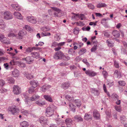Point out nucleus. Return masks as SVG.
<instances>
[{"instance_id":"f257e3e1","label":"nucleus","mask_w":127,"mask_h":127,"mask_svg":"<svg viewBox=\"0 0 127 127\" xmlns=\"http://www.w3.org/2000/svg\"><path fill=\"white\" fill-rule=\"evenodd\" d=\"M53 106H51L47 107L46 109V115L48 117L52 116L53 115L54 113Z\"/></svg>"},{"instance_id":"f03ea898","label":"nucleus","mask_w":127,"mask_h":127,"mask_svg":"<svg viewBox=\"0 0 127 127\" xmlns=\"http://www.w3.org/2000/svg\"><path fill=\"white\" fill-rule=\"evenodd\" d=\"M52 8L56 11L54 13V15L55 17H60L63 15V14L61 12V10L57 7H51Z\"/></svg>"},{"instance_id":"7ed1b4c3","label":"nucleus","mask_w":127,"mask_h":127,"mask_svg":"<svg viewBox=\"0 0 127 127\" xmlns=\"http://www.w3.org/2000/svg\"><path fill=\"white\" fill-rule=\"evenodd\" d=\"M4 18L6 20H9L13 18V15L10 12L6 11L3 13Z\"/></svg>"},{"instance_id":"20e7f679","label":"nucleus","mask_w":127,"mask_h":127,"mask_svg":"<svg viewBox=\"0 0 127 127\" xmlns=\"http://www.w3.org/2000/svg\"><path fill=\"white\" fill-rule=\"evenodd\" d=\"M13 92L15 94H19L21 92L20 88L17 86L14 85L13 87Z\"/></svg>"},{"instance_id":"39448f33","label":"nucleus","mask_w":127,"mask_h":127,"mask_svg":"<svg viewBox=\"0 0 127 127\" xmlns=\"http://www.w3.org/2000/svg\"><path fill=\"white\" fill-rule=\"evenodd\" d=\"M26 34V32L23 31H21L19 32L18 34H16V38L19 39H22L23 38V36Z\"/></svg>"},{"instance_id":"423d86ee","label":"nucleus","mask_w":127,"mask_h":127,"mask_svg":"<svg viewBox=\"0 0 127 127\" xmlns=\"http://www.w3.org/2000/svg\"><path fill=\"white\" fill-rule=\"evenodd\" d=\"M27 20L30 22L32 24H35L37 22V21L35 18L33 16H28Z\"/></svg>"},{"instance_id":"0eeeda50","label":"nucleus","mask_w":127,"mask_h":127,"mask_svg":"<svg viewBox=\"0 0 127 127\" xmlns=\"http://www.w3.org/2000/svg\"><path fill=\"white\" fill-rule=\"evenodd\" d=\"M93 116L94 118L96 119H100V114L96 110H94L93 112Z\"/></svg>"},{"instance_id":"6e6552de","label":"nucleus","mask_w":127,"mask_h":127,"mask_svg":"<svg viewBox=\"0 0 127 127\" xmlns=\"http://www.w3.org/2000/svg\"><path fill=\"white\" fill-rule=\"evenodd\" d=\"M19 74V70L16 69H15L13 71H12L11 75L14 77H18Z\"/></svg>"},{"instance_id":"1a4fd4ad","label":"nucleus","mask_w":127,"mask_h":127,"mask_svg":"<svg viewBox=\"0 0 127 127\" xmlns=\"http://www.w3.org/2000/svg\"><path fill=\"white\" fill-rule=\"evenodd\" d=\"M70 84L68 82H65L62 83L61 87L64 90H66L70 86Z\"/></svg>"},{"instance_id":"9d476101","label":"nucleus","mask_w":127,"mask_h":127,"mask_svg":"<svg viewBox=\"0 0 127 127\" xmlns=\"http://www.w3.org/2000/svg\"><path fill=\"white\" fill-rule=\"evenodd\" d=\"M23 60H25L27 63L28 64L32 63L33 60L32 57L29 56L26 57V58L24 59Z\"/></svg>"},{"instance_id":"9b49d317","label":"nucleus","mask_w":127,"mask_h":127,"mask_svg":"<svg viewBox=\"0 0 127 127\" xmlns=\"http://www.w3.org/2000/svg\"><path fill=\"white\" fill-rule=\"evenodd\" d=\"M51 86L47 85H44L41 87V90L43 92H44L51 88Z\"/></svg>"},{"instance_id":"f8f14e48","label":"nucleus","mask_w":127,"mask_h":127,"mask_svg":"<svg viewBox=\"0 0 127 127\" xmlns=\"http://www.w3.org/2000/svg\"><path fill=\"white\" fill-rule=\"evenodd\" d=\"M85 73L90 76L93 77L95 76L96 73L94 72L91 70H87L86 71Z\"/></svg>"},{"instance_id":"ddd939ff","label":"nucleus","mask_w":127,"mask_h":127,"mask_svg":"<svg viewBox=\"0 0 127 127\" xmlns=\"http://www.w3.org/2000/svg\"><path fill=\"white\" fill-rule=\"evenodd\" d=\"M30 83V84L32 86V87H33L34 88L36 87L38 85L37 82L34 80L31 81Z\"/></svg>"},{"instance_id":"4468645a","label":"nucleus","mask_w":127,"mask_h":127,"mask_svg":"<svg viewBox=\"0 0 127 127\" xmlns=\"http://www.w3.org/2000/svg\"><path fill=\"white\" fill-rule=\"evenodd\" d=\"M43 97L44 98L50 102H53V100L50 96L46 95H44Z\"/></svg>"},{"instance_id":"2eb2a0df","label":"nucleus","mask_w":127,"mask_h":127,"mask_svg":"<svg viewBox=\"0 0 127 127\" xmlns=\"http://www.w3.org/2000/svg\"><path fill=\"white\" fill-rule=\"evenodd\" d=\"M113 35L115 37L119 38L120 36L119 32L117 31L114 30L112 32Z\"/></svg>"},{"instance_id":"dca6fc26","label":"nucleus","mask_w":127,"mask_h":127,"mask_svg":"<svg viewBox=\"0 0 127 127\" xmlns=\"http://www.w3.org/2000/svg\"><path fill=\"white\" fill-rule=\"evenodd\" d=\"M11 112L12 114H15V113H17L19 112V109L16 107H13L11 109Z\"/></svg>"},{"instance_id":"f3484780","label":"nucleus","mask_w":127,"mask_h":127,"mask_svg":"<svg viewBox=\"0 0 127 127\" xmlns=\"http://www.w3.org/2000/svg\"><path fill=\"white\" fill-rule=\"evenodd\" d=\"M6 38L3 35L0 34V40L1 42H3L5 44H8L7 42L4 41L6 40Z\"/></svg>"},{"instance_id":"a211bd4d","label":"nucleus","mask_w":127,"mask_h":127,"mask_svg":"<svg viewBox=\"0 0 127 127\" xmlns=\"http://www.w3.org/2000/svg\"><path fill=\"white\" fill-rule=\"evenodd\" d=\"M14 15L17 18L21 19L22 17L21 14L19 12H15L14 14Z\"/></svg>"},{"instance_id":"6ab92c4d","label":"nucleus","mask_w":127,"mask_h":127,"mask_svg":"<svg viewBox=\"0 0 127 127\" xmlns=\"http://www.w3.org/2000/svg\"><path fill=\"white\" fill-rule=\"evenodd\" d=\"M40 96L38 95H33L30 98V99L32 101L36 100L38 99Z\"/></svg>"},{"instance_id":"aec40b11","label":"nucleus","mask_w":127,"mask_h":127,"mask_svg":"<svg viewBox=\"0 0 127 127\" xmlns=\"http://www.w3.org/2000/svg\"><path fill=\"white\" fill-rule=\"evenodd\" d=\"M21 127H28L29 124L26 121H23L20 123Z\"/></svg>"},{"instance_id":"412c9836","label":"nucleus","mask_w":127,"mask_h":127,"mask_svg":"<svg viewBox=\"0 0 127 127\" xmlns=\"http://www.w3.org/2000/svg\"><path fill=\"white\" fill-rule=\"evenodd\" d=\"M38 121L40 122L41 125L43 126H45L47 124V120H39Z\"/></svg>"},{"instance_id":"4be33fe9","label":"nucleus","mask_w":127,"mask_h":127,"mask_svg":"<svg viewBox=\"0 0 127 127\" xmlns=\"http://www.w3.org/2000/svg\"><path fill=\"white\" fill-rule=\"evenodd\" d=\"M11 6L13 9L17 11H19L20 10V7L18 5L12 4Z\"/></svg>"},{"instance_id":"5701e85b","label":"nucleus","mask_w":127,"mask_h":127,"mask_svg":"<svg viewBox=\"0 0 127 127\" xmlns=\"http://www.w3.org/2000/svg\"><path fill=\"white\" fill-rule=\"evenodd\" d=\"M6 27L5 23L4 21L2 20H0V28H4Z\"/></svg>"},{"instance_id":"b1692460","label":"nucleus","mask_w":127,"mask_h":127,"mask_svg":"<svg viewBox=\"0 0 127 127\" xmlns=\"http://www.w3.org/2000/svg\"><path fill=\"white\" fill-rule=\"evenodd\" d=\"M24 74L25 76L29 79H30L33 78V76L30 74H29L25 72L24 73Z\"/></svg>"},{"instance_id":"393cba45","label":"nucleus","mask_w":127,"mask_h":127,"mask_svg":"<svg viewBox=\"0 0 127 127\" xmlns=\"http://www.w3.org/2000/svg\"><path fill=\"white\" fill-rule=\"evenodd\" d=\"M34 88L33 87H31L28 89V92L30 94H32L35 92V91L34 89Z\"/></svg>"},{"instance_id":"a878e982","label":"nucleus","mask_w":127,"mask_h":127,"mask_svg":"<svg viewBox=\"0 0 127 127\" xmlns=\"http://www.w3.org/2000/svg\"><path fill=\"white\" fill-rule=\"evenodd\" d=\"M7 79L9 83L11 84L14 83L15 80L13 78L11 77H8L7 78Z\"/></svg>"},{"instance_id":"bb28decb","label":"nucleus","mask_w":127,"mask_h":127,"mask_svg":"<svg viewBox=\"0 0 127 127\" xmlns=\"http://www.w3.org/2000/svg\"><path fill=\"white\" fill-rule=\"evenodd\" d=\"M76 106L78 107H80L81 104V102L79 100L77 99L74 100Z\"/></svg>"},{"instance_id":"cd10ccee","label":"nucleus","mask_w":127,"mask_h":127,"mask_svg":"<svg viewBox=\"0 0 127 127\" xmlns=\"http://www.w3.org/2000/svg\"><path fill=\"white\" fill-rule=\"evenodd\" d=\"M68 52L69 54L72 55V56H74L75 55V51L72 49H70L68 50Z\"/></svg>"},{"instance_id":"c85d7f7f","label":"nucleus","mask_w":127,"mask_h":127,"mask_svg":"<svg viewBox=\"0 0 127 127\" xmlns=\"http://www.w3.org/2000/svg\"><path fill=\"white\" fill-rule=\"evenodd\" d=\"M32 56L35 58H37L39 57V53L37 52H32L31 53Z\"/></svg>"},{"instance_id":"c756f323","label":"nucleus","mask_w":127,"mask_h":127,"mask_svg":"<svg viewBox=\"0 0 127 127\" xmlns=\"http://www.w3.org/2000/svg\"><path fill=\"white\" fill-rule=\"evenodd\" d=\"M119 72L117 70H115L114 73V76L118 78H120L121 77V75L119 74Z\"/></svg>"},{"instance_id":"7c9ffc66","label":"nucleus","mask_w":127,"mask_h":127,"mask_svg":"<svg viewBox=\"0 0 127 127\" xmlns=\"http://www.w3.org/2000/svg\"><path fill=\"white\" fill-rule=\"evenodd\" d=\"M92 118V117L91 115L86 114L84 117V119H91Z\"/></svg>"},{"instance_id":"2f4dec72","label":"nucleus","mask_w":127,"mask_h":127,"mask_svg":"<svg viewBox=\"0 0 127 127\" xmlns=\"http://www.w3.org/2000/svg\"><path fill=\"white\" fill-rule=\"evenodd\" d=\"M21 113L24 115H27L29 114V111L24 109H22L21 110Z\"/></svg>"},{"instance_id":"473e14b6","label":"nucleus","mask_w":127,"mask_h":127,"mask_svg":"<svg viewBox=\"0 0 127 127\" xmlns=\"http://www.w3.org/2000/svg\"><path fill=\"white\" fill-rule=\"evenodd\" d=\"M92 92L94 93V94L96 96H98L99 94V92H98V91L96 90L95 89H92Z\"/></svg>"},{"instance_id":"72a5a7b5","label":"nucleus","mask_w":127,"mask_h":127,"mask_svg":"<svg viewBox=\"0 0 127 127\" xmlns=\"http://www.w3.org/2000/svg\"><path fill=\"white\" fill-rule=\"evenodd\" d=\"M80 51L79 52V53L80 55H82L83 54L86 52V50L85 48L80 49Z\"/></svg>"},{"instance_id":"f704fd0d","label":"nucleus","mask_w":127,"mask_h":127,"mask_svg":"<svg viewBox=\"0 0 127 127\" xmlns=\"http://www.w3.org/2000/svg\"><path fill=\"white\" fill-rule=\"evenodd\" d=\"M65 97L66 99H67L70 102H72L73 100V98L70 96L69 95H66Z\"/></svg>"},{"instance_id":"c9c22d12","label":"nucleus","mask_w":127,"mask_h":127,"mask_svg":"<svg viewBox=\"0 0 127 127\" xmlns=\"http://www.w3.org/2000/svg\"><path fill=\"white\" fill-rule=\"evenodd\" d=\"M62 58L64 60L67 61L70 59V58L67 56L63 55Z\"/></svg>"},{"instance_id":"e433bc0d","label":"nucleus","mask_w":127,"mask_h":127,"mask_svg":"<svg viewBox=\"0 0 127 127\" xmlns=\"http://www.w3.org/2000/svg\"><path fill=\"white\" fill-rule=\"evenodd\" d=\"M106 6V5L105 3H99L97 5V8L105 7Z\"/></svg>"},{"instance_id":"4c0bfd02","label":"nucleus","mask_w":127,"mask_h":127,"mask_svg":"<svg viewBox=\"0 0 127 127\" xmlns=\"http://www.w3.org/2000/svg\"><path fill=\"white\" fill-rule=\"evenodd\" d=\"M56 53L57 55L59 57L60 59V58H62V56H63V54L62 52L59 51Z\"/></svg>"},{"instance_id":"58836bf2","label":"nucleus","mask_w":127,"mask_h":127,"mask_svg":"<svg viewBox=\"0 0 127 127\" xmlns=\"http://www.w3.org/2000/svg\"><path fill=\"white\" fill-rule=\"evenodd\" d=\"M65 121L67 125H70L72 124V120H65Z\"/></svg>"},{"instance_id":"ea45409f","label":"nucleus","mask_w":127,"mask_h":127,"mask_svg":"<svg viewBox=\"0 0 127 127\" xmlns=\"http://www.w3.org/2000/svg\"><path fill=\"white\" fill-rule=\"evenodd\" d=\"M41 35L42 36H44L50 35H51V34L49 32H42L41 33Z\"/></svg>"},{"instance_id":"a19ab883","label":"nucleus","mask_w":127,"mask_h":127,"mask_svg":"<svg viewBox=\"0 0 127 127\" xmlns=\"http://www.w3.org/2000/svg\"><path fill=\"white\" fill-rule=\"evenodd\" d=\"M97 45L95 44L94 46L91 48V51L94 52L96 51L97 49Z\"/></svg>"},{"instance_id":"79ce46f5","label":"nucleus","mask_w":127,"mask_h":127,"mask_svg":"<svg viewBox=\"0 0 127 127\" xmlns=\"http://www.w3.org/2000/svg\"><path fill=\"white\" fill-rule=\"evenodd\" d=\"M72 14L73 15L71 17L72 19H74L77 20H78V19L77 17V16H76V15L77 14H76L74 13H72Z\"/></svg>"},{"instance_id":"37998d69","label":"nucleus","mask_w":127,"mask_h":127,"mask_svg":"<svg viewBox=\"0 0 127 127\" xmlns=\"http://www.w3.org/2000/svg\"><path fill=\"white\" fill-rule=\"evenodd\" d=\"M110 40H111L110 39H108L106 41V42L108 43V45L109 46L112 47L113 46V43L110 42Z\"/></svg>"},{"instance_id":"c03bdc74","label":"nucleus","mask_w":127,"mask_h":127,"mask_svg":"<svg viewBox=\"0 0 127 127\" xmlns=\"http://www.w3.org/2000/svg\"><path fill=\"white\" fill-rule=\"evenodd\" d=\"M88 7L89 8L93 9L94 8V6L91 3H89L87 4Z\"/></svg>"},{"instance_id":"a18cd8bd","label":"nucleus","mask_w":127,"mask_h":127,"mask_svg":"<svg viewBox=\"0 0 127 127\" xmlns=\"http://www.w3.org/2000/svg\"><path fill=\"white\" fill-rule=\"evenodd\" d=\"M35 103L38 105L42 106L44 104V103L43 102H40L39 101H36Z\"/></svg>"},{"instance_id":"49530a36","label":"nucleus","mask_w":127,"mask_h":127,"mask_svg":"<svg viewBox=\"0 0 127 127\" xmlns=\"http://www.w3.org/2000/svg\"><path fill=\"white\" fill-rule=\"evenodd\" d=\"M76 16H77V17H78L79 19H80L82 17H84V15L83 14H79L78 13L77 14Z\"/></svg>"},{"instance_id":"de8ad7c7","label":"nucleus","mask_w":127,"mask_h":127,"mask_svg":"<svg viewBox=\"0 0 127 127\" xmlns=\"http://www.w3.org/2000/svg\"><path fill=\"white\" fill-rule=\"evenodd\" d=\"M102 73L104 78H105L108 75L107 72L106 71L104 70L103 71Z\"/></svg>"},{"instance_id":"09e8293b","label":"nucleus","mask_w":127,"mask_h":127,"mask_svg":"<svg viewBox=\"0 0 127 127\" xmlns=\"http://www.w3.org/2000/svg\"><path fill=\"white\" fill-rule=\"evenodd\" d=\"M74 33L75 34H77L79 32V29L78 28H75L74 29Z\"/></svg>"},{"instance_id":"8fccbe9b","label":"nucleus","mask_w":127,"mask_h":127,"mask_svg":"<svg viewBox=\"0 0 127 127\" xmlns=\"http://www.w3.org/2000/svg\"><path fill=\"white\" fill-rule=\"evenodd\" d=\"M25 28L27 31H31L32 30V29L28 25H26L25 26Z\"/></svg>"},{"instance_id":"3c124183","label":"nucleus","mask_w":127,"mask_h":127,"mask_svg":"<svg viewBox=\"0 0 127 127\" xmlns=\"http://www.w3.org/2000/svg\"><path fill=\"white\" fill-rule=\"evenodd\" d=\"M8 36L9 37H15L16 38V34H15L13 33H10L8 34Z\"/></svg>"},{"instance_id":"603ef678","label":"nucleus","mask_w":127,"mask_h":127,"mask_svg":"<svg viewBox=\"0 0 127 127\" xmlns=\"http://www.w3.org/2000/svg\"><path fill=\"white\" fill-rule=\"evenodd\" d=\"M119 85L122 86H124L125 84V82L124 81H120L118 82Z\"/></svg>"},{"instance_id":"864d4df0","label":"nucleus","mask_w":127,"mask_h":127,"mask_svg":"<svg viewBox=\"0 0 127 127\" xmlns=\"http://www.w3.org/2000/svg\"><path fill=\"white\" fill-rule=\"evenodd\" d=\"M5 84V81L2 79L0 80V86L2 87Z\"/></svg>"},{"instance_id":"5fc2aeb1","label":"nucleus","mask_w":127,"mask_h":127,"mask_svg":"<svg viewBox=\"0 0 127 127\" xmlns=\"http://www.w3.org/2000/svg\"><path fill=\"white\" fill-rule=\"evenodd\" d=\"M114 66L116 68H118L119 67V64L118 62L116 61L114 62Z\"/></svg>"},{"instance_id":"6e6d98bb","label":"nucleus","mask_w":127,"mask_h":127,"mask_svg":"<svg viewBox=\"0 0 127 127\" xmlns=\"http://www.w3.org/2000/svg\"><path fill=\"white\" fill-rule=\"evenodd\" d=\"M7 91L6 89L3 88L0 90V93H3L6 92Z\"/></svg>"},{"instance_id":"4d7b16f0","label":"nucleus","mask_w":127,"mask_h":127,"mask_svg":"<svg viewBox=\"0 0 127 127\" xmlns=\"http://www.w3.org/2000/svg\"><path fill=\"white\" fill-rule=\"evenodd\" d=\"M56 122L57 124H59L62 125L63 123L62 121L61 120H57Z\"/></svg>"},{"instance_id":"13d9d810","label":"nucleus","mask_w":127,"mask_h":127,"mask_svg":"<svg viewBox=\"0 0 127 127\" xmlns=\"http://www.w3.org/2000/svg\"><path fill=\"white\" fill-rule=\"evenodd\" d=\"M32 49L31 47H29L26 49V51L27 52H30L32 51Z\"/></svg>"},{"instance_id":"bf43d9fd","label":"nucleus","mask_w":127,"mask_h":127,"mask_svg":"<svg viewBox=\"0 0 127 127\" xmlns=\"http://www.w3.org/2000/svg\"><path fill=\"white\" fill-rule=\"evenodd\" d=\"M78 26H81L82 25H84L82 22L81 21H79V22H76Z\"/></svg>"},{"instance_id":"052dcab7","label":"nucleus","mask_w":127,"mask_h":127,"mask_svg":"<svg viewBox=\"0 0 127 127\" xmlns=\"http://www.w3.org/2000/svg\"><path fill=\"white\" fill-rule=\"evenodd\" d=\"M74 118L75 119H82L81 117L79 115H76L74 117Z\"/></svg>"},{"instance_id":"680f3d73","label":"nucleus","mask_w":127,"mask_h":127,"mask_svg":"<svg viewBox=\"0 0 127 127\" xmlns=\"http://www.w3.org/2000/svg\"><path fill=\"white\" fill-rule=\"evenodd\" d=\"M65 42H61L57 44V45L58 46H61L64 45L65 44Z\"/></svg>"},{"instance_id":"e2e57ef3","label":"nucleus","mask_w":127,"mask_h":127,"mask_svg":"<svg viewBox=\"0 0 127 127\" xmlns=\"http://www.w3.org/2000/svg\"><path fill=\"white\" fill-rule=\"evenodd\" d=\"M81 59L79 56H77L76 57L75 60L77 62H78L81 60Z\"/></svg>"},{"instance_id":"0e129e2a","label":"nucleus","mask_w":127,"mask_h":127,"mask_svg":"<svg viewBox=\"0 0 127 127\" xmlns=\"http://www.w3.org/2000/svg\"><path fill=\"white\" fill-rule=\"evenodd\" d=\"M74 75L75 77H78L79 76H80V74L79 73H78L76 72H74Z\"/></svg>"},{"instance_id":"69168bd1","label":"nucleus","mask_w":127,"mask_h":127,"mask_svg":"<svg viewBox=\"0 0 127 127\" xmlns=\"http://www.w3.org/2000/svg\"><path fill=\"white\" fill-rule=\"evenodd\" d=\"M54 59H60L59 57L57 55V54L56 53L54 56Z\"/></svg>"},{"instance_id":"338daca9","label":"nucleus","mask_w":127,"mask_h":127,"mask_svg":"<svg viewBox=\"0 0 127 127\" xmlns=\"http://www.w3.org/2000/svg\"><path fill=\"white\" fill-rule=\"evenodd\" d=\"M115 109H116V110L119 112H120L121 111V110L120 108L119 107H118V106H116L115 107Z\"/></svg>"},{"instance_id":"774afa93","label":"nucleus","mask_w":127,"mask_h":127,"mask_svg":"<svg viewBox=\"0 0 127 127\" xmlns=\"http://www.w3.org/2000/svg\"><path fill=\"white\" fill-rule=\"evenodd\" d=\"M44 44V43L43 42H39L38 44H36L35 45L36 46H38V45H40V46L43 45Z\"/></svg>"}]
</instances>
